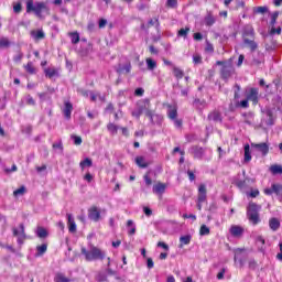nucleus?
<instances>
[{"label":"nucleus","instance_id":"50","mask_svg":"<svg viewBox=\"0 0 282 282\" xmlns=\"http://www.w3.org/2000/svg\"><path fill=\"white\" fill-rule=\"evenodd\" d=\"M23 59V53L18 52V54L13 57L14 63H20Z\"/></svg>","mask_w":282,"mask_h":282},{"label":"nucleus","instance_id":"39","mask_svg":"<svg viewBox=\"0 0 282 282\" xmlns=\"http://www.w3.org/2000/svg\"><path fill=\"white\" fill-rule=\"evenodd\" d=\"M188 32H191V28L181 29L178 31V36H183V39H186V36H188Z\"/></svg>","mask_w":282,"mask_h":282},{"label":"nucleus","instance_id":"30","mask_svg":"<svg viewBox=\"0 0 282 282\" xmlns=\"http://www.w3.org/2000/svg\"><path fill=\"white\" fill-rule=\"evenodd\" d=\"M6 47H10V40L8 37H1L0 50H6Z\"/></svg>","mask_w":282,"mask_h":282},{"label":"nucleus","instance_id":"4","mask_svg":"<svg viewBox=\"0 0 282 282\" xmlns=\"http://www.w3.org/2000/svg\"><path fill=\"white\" fill-rule=\"evenodd\" d=\"M43 10H46L47 12H50V9L47 8V4H45V2H35L34 1H30L26 2V12H35V15L39 19H43Z\"/></svg>","mask_w":282,"mask_h":282},{"label":"nucleus","instance_id":"31","mask_svg":"<svg viewBox=\"0 0 282 282\" xmlns=\"http://www.w3.org/2000/svg\"><path fill=\"white\" fill-rule=\"evenodd\" d=\"M173 74L175 78H184V70L180 69L176 66H173Z\"/></svg>","mask_w":282,"mask_h":282},{"label":"nucleus","instance_id":"26","mask_svg":"<svg viewBox=\"0 0 282 282\" xmlns=\"http://www.w3.org/2000/svg\"><path fill=\"white\" fill-rule=\"evenodd\" d=\"M145 63H147L148 69H149L150 72H153V69H155V67H158V63H156L155 61H153V58H151V57H148V58L145 59Z\"/></svg>","mask_w":282,"mask_h":282},{"label":"nucleus","instance_id":"42","mask_svg":"<svg viewBox=\"0 0 282 282\" xmlns=\"http://www.w3.org/2000/svg\"><path fill=\"white\" fill-rule=\"evenodd\" d=\"M55 282H69V279L66 278L65 275L58 273L55 278Z\"/></svg>","mask_w":282,"mask_h":282},{"label":"nucleus","instance_id":"53","mask_svg":"<svg viewBox=\"0 0 282 282\" xmlns=\"http://www.w3.org/2000/svg\"><path fill=\"white\" fill-rule=\"evenodd\" d=\"M198 194L206 195V185L205 184L199 185Z\"/></svg>","mask_w":282,"mask_h":282},{"label":"nucleus","instance_id":"7","mask_svg":"<svg viewBox=\"0 0 282 282\" xmlns=\"http://www.w3.org/2000/svg\"><path fill=\"white\" fill-rule=\"evenodd\" d=\"M88 219L91 221H100V219H102V216H100V209L97 206H91L88 209Z\"/></svg>","mask_w":282,"mask_h":282},{"label":"nucleus","instance_id":"24","mask_svg":"<svg viewBox=\"0 0 282 282\" xmlns=\"http://www.w3.org/2000/svg\"><path fill=\"white\" fill-rule=\"evenodd\" d=\"M50 234L47 232V229L43 228V227H37L36 229V236L40 239H45Z\"/></svg>","mask_w":282,"mask_h":282},{"label":"nucleus","instance_id":"51","mask_svg":"<svg viewBox=\"0 0 282 282\" xmlns=\"http://www.w3.org/2000/svg\"><path fill=\"white\" fill-rule=\"evenodd\" d=\"M238 107H242V109H248V107H249L248 99H245V100L238 102Z\"/></svg>","mask_w":282,"mask_h":282},{"label":"nucleus","instance_id":"32","mask_svg":"<svg viewBox=\"0 0 282 282\" xmlns=\"http://www.w3.org/2000/svg\"><path fill=\"white\" fill-rule=\"evenodd\" d=\"M25 70L28 72V74H36V68L34 67V64H32V62H29L25 66H24Z\"/></svg>","mask_w":282,"mask_h":282},{"label":"nucleus","instance_id":"49","mask_svg":"<svg viewBox=\"0 0 282 282\" xmlns=\"http://www.w3.org/2000/svg\"><path fill=\"white\" fill-rule=\"evenodd\" d=\"M53 149H57V150H59V153H63V142L62 141H59V142H57V143H53Z\"/></svg>","mask_w":282,"mask_h":282},{"label":"nucleus","instance_id":"10","mask_svg":"<svg viewBox=\"0 0 282 282\" xmlns=\"http://www.w3.org/2000/svg\"><path fill=\"white\" fill-rule=\"evenodd\" d=\"M251 147L252 149H256L257 151L262 153V155H268L270 151V147L268 145V143H251Z\"/></svg>","mask_w":282,"mask_h":282},{"label":"nucleus","instance_id":"8","mask_svg":"<svg viewBox=\"0 0 282 282\" xmlns=\"http://www.w3.org/2000/svg\"><path fill=\"white\" fill-rule=\"evenodd\" d=\"M13 237H18V243L22 246L23 241H25V226L20 224V231L17 228H13Z\"/></svg>","mask_w":282,"mask_h":282},{"label":"nucleus","instance_id":"57","mask_svg":"<svg viewBox=\"0 0 282 282\" xmlns=\"http://www.w3.org/2000/svg\"><path fill=\"white\" fill-rule=\"evenodd\" d=\"M158 248H163V250H169V245H166V242H158Z\"/></svg>","mask_w":282,"mask_h":282},{"label":"nucleus","instance_id":"20","mask_svg":"<svg viewBox=\"0 0 282 282\" xmlns=\"http://www.w3.org/2000/svg\"><path fill=\"white\" fill-rule=\"evenodd\" d=\"M243 43H245V45H247V47H249L251 50V52H254V50H257V47H258L256 41L250 40L248 37L243 39Z\"/></svg>","mask_w":282,"mask_h":282},{"label":"nucleus","instance_id":"63","mask_svg":"<svg viewBox=\"0 0 282 282\" xmlns=\"http://www.w3.org/2000/svg\"><path fill=\"white\" fill-rule=\"evenodd\" d=\"M107 25V20L106 19H101L99 20V28L102 29Z\"/></svg>","mask_w":282,"mask_h":282},{"label":"nucleus","instance_id":"36","mask_svg":"<svg viewBox=\"0 0 282 282\" xmlns=\"http://www.w3.org/2000/svg\"><path fill=\"white\" fill-rule=\"evenodd\" d=\"M199 235L202 237H204L206 235H210V228H208V226H206V225H202L200 230H199Z\"/></svg>","mask_w":282,"mask_h":282},{"label":"nucleus","instance_id":"3","mask_svg":"<svg viewBox=\"0 0 282 282\" xmlns=\"http://www.w3.org/2000/svg\"><path fill=\"white\" fill-rule=\"evenodd\" d=\"M216 65L221 66L220 68V76L224 80H228L232 74H235V66L232 65V59L228 61H218Z\"/></svg>","mask_w":282,"mask_h":282},{"label":"nucleus","instance_id":"44","mask_svg":"<svg viewBox=\"0 0 282 282\" xmlns=\"http://www.w3.org/2000/svg\"><path fill=\"white\" fill-rule=\"evenodd\" d=\"M119 74H122L123 72H126L127 74H129V72H131V64H128L123 67H120L118 70H117Z\"/></svg>","mask_w":282,"mask_h":282},{"label":"nucleus","instance_id":"15","mask_svg":"<svg viewBox=\"0 0 282 282\" xmlns=\"http://www.w3.org/2000/svg\"><path fill=\"white\" fill-rule=\"evenodd\" d=\"M269 228L273 230V232H276L281 228V221L278 218H271L269 220Z\"/></svg>","mask_w":282,"mask_h":282},{"label":"nucleus","instance_id":"23","mask_svg":"<svg viewBox=\"0 0 282 282\" xmlns=\"http://www.w3.org/2000/svg\"><path fill=\"white\" fill-rule=\"evenodd\" d=\"M265 116L268 120L265 121V124H269V127H272L274 124V115L272 113V110L268 109L265 110Z\"/></svg>","mask_w":282,"mask_h":282},{"label":"nucleus","instance_id":"16","mask_svg":"<svg viewBox=\"0 0 282 282\" xmlns=\"http://www.w3.org/2000/svg\"><path fill=\"white\" fill-rule=\"evenodd\" d=\"M134 162L139 169H147L149 166V162H147V159L144 156H137L134 159Z\"/></svg>","mask_w":282,"mask_h":282},{"label":"nucleus","instance_id":"25","mask_svg":"<svg viewBox=\"0 0 282 282\" xmlns=\"http://www.w3.org/2000/svg\"><path fill=\"white\" fill-rule=\"evenodd\" d=\"M31 36H33L35 39V41H41V40L45 39V33L41 30L40 31H32Z\"/></svg>","mask_w":282,"mask_h":282},{"label":"nucleus","instance_id":"47","mask_svg":"<svg viewBox=\"0 0 282 282\" xmlns=\"http://www.w3.org/2000/svg\"><path fill=\"white\" fill-rule=\"evenodd\" d=\"M166 8H177V0H167Z\"/></svg>","mask_w":282,"mask_h":282},{"label":"nucleus","instance_id":"11","mask_svg":"<svg viewBox=\"0 0 282 282\" xmlns=\"http://www.w3.org/2000/svg\"><path fill=\"white\" fill-rule=\"evenodd\" d=\"M247 100H250L253 102V105H257V102H259V90L257 88H251L247 95Z\"/></svg>","mask_w":282,"mask_h":282},{"label":"nucleus","instance_id":"18","mask_svg":"<svg viewBox=\"0 0 282 282\" xmlns=\"http://www.w3.org/2000/svg\"><path fill=\"white\" fill-rule=\"evenodd\" d=\"M191 239H193L191 235L181 236L178 248H184V246H188V243H191Z\"/></svg>","mask_w":282,"mask_h":282},{"label":"nucleus","instance_id":"13","mask_svg":"<svg viewBox=\"0 0 282 282\" xmlns=\"http://www.w3.org/2000/svg\"><path fill=\"white\" fill-rule=\"evenodd\" d=\"M208 120H213V122H223L224 118L221 117V112L214 110L208 115Z\"/></svg>","mask_w":282,"mask_h":282},{"label":"nucleus","instance_id":"2","mask_svg":"<svg viewBox=\"0 0 282 282\" xmlns=\"http://www.w3.org/2000/svg\"><path fill=\"white\" fill-rule=\"evenodd\" d=\"M82 254H84L86 261H102L107 257V253L102 249L94 245H90L88 249L83 247Z\"/></svg>","mask_w":282,"mask_h":282},{"label":"nucleus","instance_id":"33","mask_svg":"<svg viewBox=\"0 0 282 282\" xmlns=\"http://www.w3.org/2000/svg\"><path fill=\"white\" fill-rule=\"evenodd\" d=\"M252 160V155H250V145H245V162H250Z\"/></svg>","mask_w":282,"mask_h":282},{"label":"nucleus","instance_id":"56","mask_svg":"<svg viewBox=\"0 0 282 282\" xmlns=\"http://www.w3.org/2000/svg\"><path fill=\"white\" fill-rule=\"evenodd\" d=\"M22 10L21 3H18L13 7V12H15V14H19Z\"/></svg>","mask_w":282,"mask_h":282},{"label":"nucleus","instance_id":"28","mask_svg":"<svg viewBox=\"0 0 282 282\" xmlns=\"http://www.w3.org/2000/svg\"><path fill=\"white\" fill-rule=\"evenodd\" d=\"M167 116H169L170 120H175V118H177V108L170 107V109L167 111Z\"/></svg>","mask_w":282,"mask_h":282},{"label":"nucleus","instance_id":"43","mask_svg":"<svg viewBox=\"0 0 282 282\" xmlns=\"http://www.w3.org/2000/svg\"><path fill=\"white\" fill-rule=\"evenodd\" d=\"M107 129L110 131V133H118V126L113 123H108Z\"/></svg>","mask_w":282,"mask_h":282},{"label":"nucleus","instance_id":"37","mask_svg":"<svg viewBox=\"0 0 282 282\" xmlns=\"http://www.w3.org/2000/svg\"><path fill=\"white\" fill-rule=\"evenodd\" d=\"M152 25H155L158 30L160 28V19L154 18V20L153 19L149 20L148 28H151Z\"/></svg>","mask_w":282,"mask_h":282},{"label":"nucleus","instance_id":"17","mask_svg":"<svg viewBox=\"0 0 282 282\" xmlns=\"http://www.w3.org/2000/svg\"><path fill=\"white\" fill-rule=\"evenodd\" d=\"M230 234L232 235V237H241L243 235V228L234 225L230 228Z\"/></svg>","mask_w":282,"mask_h":282},{"label":"nucleus","instance_id":"58","mask_svg":"<svg viewBox=\"0 0 282 282\" xmlns=\"http://www.w3.org/2000/svg\"><path fill=\"white\" fill-rule=\"evenodd\" d=\"M187 175L189 177V182H195V173H193V171L188 170Z\"/></svg>","mask_w":282,"mask_h":282},{"label":"nucleus","instance_id":"9","mask_svg":"<svg viewBox=\"0 0 282 282\" xmlns=\"http://www.w3.org/2000/svg\"><path fill=\"white\" fill-rule=\"evenodd\" d=\"M189 152L192 153V155H194V158L196 160H202V158H204V153H206V151L204 150V148L199 147V145H193L189 149Z\"/></svg>","mask_w":282,"mask_h":282},{"label":"nucleus","instance_id":"5","mask_svg":"<svg viewBox=\"0 0 282 282\" xmlns=\"http://www.w3.org/2000/svg\"><path fill=\"white\" fill-rule=\"evenodd\" d=\"M261 207H259V205L251 203L249 204L248 210H247V217L249 219V221H251V224H253V226H257V224H259V221H261V219L259 218V210Z\"/></svg>","mask_w":282,"mask_h":282},{"label":"nucleus","instance_id":"34","mask_svg":"<svg viewBox=\"0 0 282 282\" xmlns=\"http://www.w3.org/2000/svg\"><path fill=\"white\" fill-rule=\"evenodd\" d=\"M25 191H26L25 186H21L20 188L15 189L13 192V196L14 197H21V196L25 195Z\"/></svg>","mask_w":282,"mask_h":282},{"label":"nucleus","instance_id":"6","mask_svg":"<svg viewBox=\"0 0 282 282\" xmlns=\"http://www.w3.org/2000/svg\"><path fill=\"white\" fill-rule=\"evenodd\" d=\"M243 252H246V248H237L234 250V261L235 264L237 265V261L239 264V268H243V265H246V259L243 257Z\"/></svg>","mask_w":282,"mask_h":282},{"label":"nucleus","instance_id":"54","mask_svg":"<svg viewBox=\"0 0 282 282\" xmlns=\"http://www.w3.org/2000/svg\"><path fill=\"white\" fill-rule=\"evenodd\" d=\"M224 274H226V268H223L220 272H218L217 279L221 281V279H224Z\"/></svg>","mask_w":282,"mask_h":282},{"label":"nucleus","instance_id":"21","mask_svg":"<svg viewBox=\"0 0 282 282\" xmlns=\"http://www.w3.org/2000/svg\"><path fill=\"white\" fill-rule=\"evenodd\" d=\"M243 122L246 124H252V120H254V113L252 112H245L242 113Z\"/></svg>","mask_w":282,"mask_h":282},{"label":"nucleus","instance_id":"41","mask_svg":"<svg viewBox=\"0 0 282 282\" xmlns=\"http://www.w3.org/2000/svg\"><path fill=\"white\" fill-rule=\"evenodd\" d=\"M272 191H273V193H275V195H281V193H282V185L273 184L272 185Z\"/></svg>","mask_w":282,"mask_h":282},{"label":"nucleus","instance_id":"48","mask_svg":"<svg viewBox=\"0 0 282 282\" xmlns=\"http://www.w3.org/2000/svg\"><path fill=\"white\" fill-rule=\"evenodd\" d=\"M276 19H279V11H275L271 14V25L276 23Z\"/></svg>","mask_w":282,"mask_h":282},{"label":"nucleus","instance_id":"64","mask_svg":"<svg viewBox=\"0 0 282 282\" xmlns=\"http://www.w3.org/2000/svg\"><path fill=\"white\" fill-rule=\"evenodd\" d=\"M271 34H281V26H279L278 29L272 28Z\"/></svg>","mask_w":282,"mask_h":282},{"label":"nucleus","instance_id":"14","mask_svg":"<svg viewBox=\"0 0 282 282\" xmlns=\"http://www.w3.org/2000/svg\"><path fill=\"white\" fill-rule=\"evenodd\" d=\"M166 192V184L164 183H158L156 185L153 186V193L156 195H164Z\"/></svg>","mask_w":282,"mask_h":282},{"label":"nucleus","instance_id":"62","mask_svg":"<svg viewBox=\"0 0 282 282\" xmlns=\"http://www.w3.org/2000/svg\"><path fill=\"white\" fill-rule=\"evenodd\" d=\"M84 180H86V182H91L94 180V176L91 175V173H87L85 176H84Z\"/></svg>","mask_w":282,"mask_h":282},{"label":"nucleus","instance_id":"45","mask_svg":"<svg viewBox=\"0 0 282 282\" xmlns=\"http://www.w3.org/2000/svg\"><path fill=\"white\" fill-rule=\"evenodd\" d=\"M72 139L74 140V144H76L77 147H80V144H83V138L73 134Z\"/></svg>","mask_w":282,"mask_h":282},{"label":"nucleus","instance_id":"1","mask_svg":"<svg viewBox=\"0 0 282 282\" xmlns=\"http://www.w3.org/2000/svg\"><path fill=\"white\" fill-rule=\"evenodd\" d=\"M142 113L149 118L151 124H155L158 120H160V116L153 113L151 110V101L149 99L139 100L135 105V108L131 112L133 118H137V120H140V116H142Z\"/></svg>","mask_w":282,"mask_h":282},{"label":"nucleus","instance_id":"27","mask_svg":"<svg viewBox=\"0 0 282 282\" xmlns=\"http://www.w3.org/2000/svg\"><path fill=\"white\" fill-rule=\"evenodd\" d=\"M270 171L273 175H282V166L279 164L271 165Z\"/></svg>","mask_w":282,"mask_h":282},{"label":"nucleus","instance_id":"19","mask_svg":"<svg viewBox=\"0 0 282 282\" xmlns=\"http://www.w3.org/2000/svg\"><path fill=\"white\" fill-rule=\"evenodd\" d=\"M67 219L69 232H76V221H74V216H72V214H67Z\"/></svg>","mask_w":282,"mask_h":282},{"label":"nucleus","instance_id":"40","mask_svg":"<svg viewBox=\"0 0 282 282\" xmlns=\"http://www.w3.org/2000/svg\"><path fill=\"white\" fill-rule=\"evenodd\" d=\"M44 72L48 78H54V76H56V69L54 68H46Z\"/></svg>","mask_w":282,"mask_h":282},{"label":"nucleus","instance_id":"12","mask_svg":"<svg viewBox=\"0 0 282 282\" xmlns=\"http://www.w3.org/2000/svg\"><path fill=\"white\" fill-rule=\"evenodd\" d=\"M72 111H74V106L72 105V102L66 101L63 109V113L67 120L72 118Z\"/></svg>","mask_w":282,"mask_h":282},{"label":"nucleus","instance_id":"22","mask_svg":"<svg viewBox=\"0 0 282 282\" xmlns=\"http://www.w3.org/2000/svg\"><path fill=\"white\" fill-rule=\"evenodd\" d=\"M36 253L35 257H43L47 252V245L43 243L41 246L36 247Z\"/></svg>","mask_w":282,"mask_h":282},{"label":"nucleus","instance_id":"29","mask_svg":"<svg viewBox=\"0 0 282 282\" xmlns=\"http://www.w3.org/2000/svg\"><path fill=\"white\" fill-rule=\"evenodd\" d=\"M265 12H269L268 7H254L253 8L254 14H265Z\"/></svg>","mask_w":282,"mask_h":282},{"label":"nucleus","instance_id":"52","mask_svg":"<svg viewBox=\"0 0 282 282\" xmlns=\"http://www.w3.org/2000/svg\"><path fill=\"white\" fill-rule=\"evenodd\" d=\"M26 105H31L32 107H34L36 105V101H34V98H32V96H28L26 97Z\"/></svg>","mask_w":282,"mask_h":282},{"label":"nucleus","instance_id":"60","mask_svg":"<svg viewBox=\"0 0 282 282\" xmlns=\"http://www.w3.org/2000/svg\"><path fill=\"white\" fill-rule=\"evenodd\" d=\"M249 268H250L251 270H254V269L257 268V261H254V260H249Z\"/></svg>","mask_w":282,"mask_h":282},{"label":"nucleus","instance_id":"46","mask_svg":"<svg viewBox=\"0 0 282 282\" xmlns=\"http://www.w3.org/2000/svg\"><path fill=\"white\" fill-rule=\"evenodd\" d=\"M215 23V18H213V15H207L206 18H205V24L206 25H213Z\"/></svg>","mask_w":282,"mask_h":282},{"label":"nucleus","instance_id":"61","mask_svg":"<svg viewBox=\"0 0 282 282\" xmlns=\"http://www.w3.org/2000/svg\"><path fill=\"white\" fill-rule=\"evenodd\" d=\"M147 265H148L149 270H151V268H153V265H154L153 259L148 258V260H147Z\"/></svg>","mask_w":282,"mask_h":282},{"label":"nucleus","instance_id":"38","mask_svg":"<svg viewBox=\"0 0 282 282\" xmlns=\"http://www.w3.org/2000/svg\"><path fill=\"white\" fill-rule=\"evenodd\" d=\"M70 39L74 45L80 42V35L78 33H70Z\"/></svg>","mask_w":282,"mask_h":282},{"label":"nucleus","instance_id":"35","mask_svg":"<svg viewBox=\"0 0 282 282\" xmlns=\"http://www.w3.org/2000/svg\"><path fill=\"white\" fill-rule=\"evenodd\" d=\"M94 162L91 159L86 158L84 161L79 163L80 169H85V166H93Z\"/></svg>","mask_w":282,"mask_h":282},{"label":"nucleus","instance_id":"55","mask_svg":"<svg viewBox=\"0 0 282 282\" xmlns=\"http://www.w3.org/2000/svg\"><path fill=\"white\" fill-rule=\"evenodd\" d=\"M143 213L147 215V217H151L153 215V210H151L149 207H144Z\"/></svg>","mask_w":282,"mask_h":282},{"label":"nucleus","instance_id":"59","mask_svg":"<svg viewBox=\"0 0 282 282\" xmlns=\"http://www.w3.org/2000/svg\"><path fill=\"white\" fill-rule=\"evenodd\" d=\"M198 202L199 204H204L206 202V194H198Z\"/></svg>","mask_w":282,"mask_h":282}]
</instances>
